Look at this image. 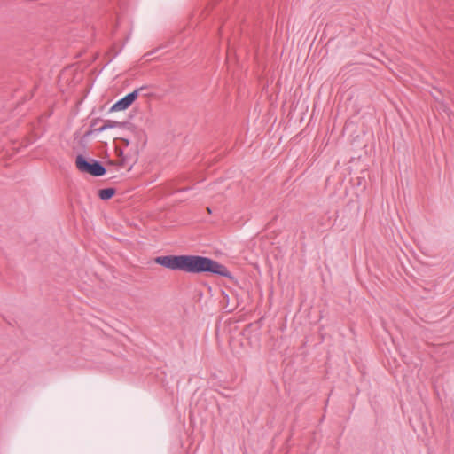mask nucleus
Wrapping results in <instances>:
<instances>
[{"label": "nucleus", "mask_w": 454, "mask_h": 454, "mask_svg": "<svg viewBox=\"0 0 454 454\" xmlns=\"http://www.w3.org/2000/svg\"><path fill=\"white\" fill-rule=\"evenodd\" d=\"M124 164H125V159H124V158H122V159L121 160V161L119 162V166H120L121 168H122V167H124Z\"/></svg>", "instance_id": "0eeeda50"}, {"label": "nucleus", "mask_w": 454, "mask_h": 454, "mask_svg": "<svg viewBox=\"0 0 454 454\" xmlns=\"http://www.w3.org/2000/svg\"><path fill=\"white\" fill-rule=\"evenodd\" d=\"M97 123V121L94 120L91 121L90 129L85 132L84 137H89L92 134H98L101 133L108 129H114L117 127H123L126 123L125 122H120L112 120H106L105 121L104 124L100 126L99 128H95Z\"/></svg>", "instance_id": "20e7f679"}, {"label": "nucleus", "mask_w": 454, "mask_h": 454, "mask_svg": "<svg viewBox=\"0 0 454 454\" xmlns=\"http://www.w3.org/2000/svg\"><path fill=\"white\" fill-rule=\"evenodd\" d=\"M207 210L211 213V209L209 207L207 208Z\"/></svg>", "instance_id": "1a4fd4ad"}, {"label": "nucleus", "mask_w": 454, "mask_h": 454, "mask_svg": "<svg viewBox=\"0 0 454 454\" xmlns=\"http://www.w3.org/2000/svg\"><path fill=\"white\" fill-rule=\"evenodd\" d=\"M116 192V190L113 187L104 188L98 191V197L102 200H108L112 199Z\"/></svg>", "instance_id": "39448f33"}, {"label": "nucleus", "mask_w": 454, "mask_h": 454, "mask_svg": "<svg viewBox=\"0 0 454 454\" xmlns=\"http://www.w3.org/2000/svg\"><path fill=\"white\" fill-rule=\"evenodd\" d=\"M142 89V87L137 89L132 92L127 94L121 99L117 100L110 108V112L122 111L129 108L133 104V102L137 98L138 93Z\"/></svg>", "instance_id": "7ed1b4c3"}, {"label": "nucleus", "mask_w": 454, "mask_h": 454, "mask_svg": "<svg viewBox=\"0 0 454 454\" xmlns=\"http://www.w3.org/2000/svg\"><path fill=\"white\" fill-rule=\"evenodd\" d=\"M154 262L171 270H179L192 274L215 275L230 279L233 278L232 274L225 265L212 258L202 255H162L155 257Z\"/></svg>", "instance_id": "f257e3e1"}, {"label": "nucleus", "mask_w": 454, "mask_h": 454, "mask_svg": "<svg viewBox=\"0 0 454 454\" xmlns=\"http://www.w3.org/2000/svg\"><path fill=\"white\" fill-rule=\"evenodd\" d=\"M121 140L124 142V144H125L126 145H129V139H127V138H122Z\"/></svg>", "instance_id": "6e6552de"}, {"label": "nucleus", "mask_w": 454, "mask_h": 454, "mask_svg": "<svg viewBox=\"0 0 454 454\" xmlns=\"http://www.w3.org/2000/svg\"><path fill=\"white\" fill-rule=\"evenodd\" d=\"M75 165L80 172L90 174L92 176H102L106 173V168L100 161L86 158L82 154L76 156Z\"/></svg>", "instance_id": "f03ea898"}, {"label": "nucleus", "mask_w": 454, "mask_h": 454, "mask_svg": "<svg viewBox=\"0 0 454 454\" xmlns=\"http://www.w3.org/2000/svg\"><path fill=\"white\" fill-rule=\"evenodd\" d=\"M116 152H117L118 156L122 157L123 151L121 149H116Z\"/></svg>", "instance_id": "423d86ee"}]
</instances>
